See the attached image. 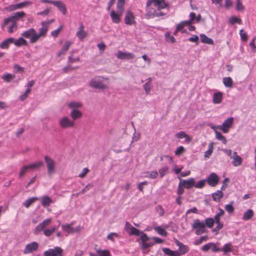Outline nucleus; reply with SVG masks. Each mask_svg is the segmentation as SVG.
I'll list each match as a JSON object with an SVG mask.
<instances>
[{"label":"nucleus","instance_id":"obj_1","mask_svg":"<svg viewBox=\"0 0 256 256\" xmlns=\"http://www.w3.org/2000/svg\"><path fill=\"white\" fill-rule=\"evenodd\" d=\"M52 220L51 218H48L44 220L42 222L39 224L34 230V234H38L40 232H42L43 234L47 236H50L56 230V226H52L50 228H46L51 224Z\"/></svg>","mask_w":256,"mask_h":256},{"label":"nucleus","instance_id":"obj_2","mask_svg":"<svg viewBox=\"0 0 256 256\" xmlns=\"http://www.w3.org/2000/svg\"><path fill=\"white\" fill-rule=\"evenodd\" d=\"M108 80V78L101 76L96 77L90 82V86L94 88L106 89L108 88V86L104 83V81Z\"/></svg>","mask_w":256,"mask_h":256},{"label":"nucleus","instance_id":"obj_3","mask_svg":"<svg viewBox=\"0 0 256 256\" xmlns=\"http://www.w3.org/2000/svg\"><path fill=\"white\" fill-rule=\"evenodd\" d=\"M1 27L2 29L6 27L8 32L10 34H12L17 30L18 24L9 18H7L4 19Z\"/></svg>","mask_w":256,"mask_h":256},{"label":"nucleus","instance_id":"obj_4","mask_svg":"<svg viewBox=\"0 0 256 256\" xmlns=\"http://www.w3.org/2000/svg\"><path fill=\"white\" fill-rule=\"evenodd\" d=\"M44 160L46 166L48 174L51 176L56 173V162L52 158L48 156H46L44 157Z\"/></svg>","mask_w":256,"mask_h":256},{"label":"nucleus","instance_id":"obj_5","mask_svg":"<svg viewBox=\"0 0 256 256\" xmlns=\"http://www.w3.org/2000/svg\"><path fill=\"white\" fill-rule=\"evenodd\" d=\"M192 228L196 230L195 234L196 235H200L206 232V228L204 223L200 221V220H195L192 225Z\"/></svg>","mask_w":256,"mask_h":256},{"label":"nucleus","instance_id":"obj_6","mask_svg":"<svg viewBox=\"0 0 256 256\" xmlns=\"http://www.w3.org/2000/svg\"><path fill=\"white\" fill-rule=\"evenodd\" d=\"M21 35L25 38H30V42L32 44H34L38 41V36L36 31L33 28L24 31Z\"/></svg>","mask_w":256,"mask_h":256},{"label":"nucleus","instance_id":"obj_7","mask_svg":"<svg viewBox=\"0 0 256 256\" xmlns=\"http://www.w3.org/2000/svg\"><path fill=\"white\" fill-rule=\"evenodd\" d=\"M140 240H141V248L142 250H146L154 246L152 238L148 237L146 234L142 232V234L140 236Z\"/></svg>","mask_w":256,"mask_h":256},{"label":"nucleus","instance_id":"obj_8","mask_svg":"<svg viewBox=\"0 0 256 256\" xmlns=\"http://www.w3.org/2000/svg\"><path fill=\"white\" fill-rule=\"evenodd\" d=\"M58 124L62 129H67L72 128L74 126L75 124L74 120H72L68 116H63L58 120Z\"/></svg>","mask_w":256,"mask_h":256},{"label":"nucleus","instance_id":"obj_9","mask_svg":"<svg viewBox=\"0 0 256 256\" xmlns=\"http://www.w3.org/2000/svg\"><path fill=\"white\" fill-rule=\"evenodd\" d=\"M220 244V242H218L216 243L209 242L203 246L202 248V250L204 252H207L211 250L214 252H220V248H219Z\"/></svg>","mask_w":256,"mask_h":256},{"label":"nucleus","instance_id":"obj_10","mask_svg":"<svg viewBox=\"0 0 256 256\" xmlns=\"http://www.w3.org/2000/svg\"><path fill=\"white\" fill-rule=\"evenodd\" d=\"M63 250L59 246L50 248L44 252V256H62Z\"/></svg>","mask_w":256,"mask_h":256},{"label":"nucleus","instance_id":"obj_11","mask_svg":"<svg viewBox=\"0 0 256 256\" xmlns=\"http://www.w3.org/2000/svg\"><path fill=\"white\" fill-rule=\"evenodd\" d=\"M153 4L156 7L158 10L164 9L168 6L165 0H148L146 2V6H150Z\"/></svg>","mask_w":256,"mask_h":256},{"label":"nucleus","instance_id":"obj_12","mask_svg":"<svg viewBox=\"0 0 256 256\" xmlns=\"http://www.w3.org/2000/svg\"><path fill=\"white\" fill-rule=\"evenodd\" d=\"M135 19V16L131 10H127L126 12L124 22L126 25L132 26L135 24H136Z\"/></svg>","mask_w":256,"mask_h":256},{"label":"nucleus","instance_id":"obj_13","mask_svg":"<svg viewBox=\"0 0 256 256\" xmlns=\"http://www.w3.org/2000/svg\"><path fill=\"white\" fill-rule=\"evenodd\" d=\"M116 56L118 59L122 60H130L135 58V55L132 52H123L122 51L118 50L116 54Z\"/></svg>","mask_w":256,"mask_h":256},{"label":"nucleus","instance_id":"obj_14","mask_svg":"<svg viewBox=\"0 0 256 256\" xmlns=\"http://www.w3.org/2000/svg\"><path fill=\"white\" fill-rule=\"evenodd\" d=\"M50 24V22H42L41 23L42 28L38 29V40L41 37H45L48 31V26Z\"/></svg>","mask_w":256,"mask_h":256},{"label":"nucleus","instance_id":"obj_15","mask_svg":"<svg viewBox=\"0 0 256 256\" xmlns=\"http://www.w3.org/2000/svg\"><path fill=\"white\" fill-rule=\"evenodd\" d=\"M220 178L214 172L212 173L207 178L206 182L211 186H216L218 183Z\"/></svg>","mask_w":256,"mask_h":256},{"label":"nucleus","instance_id":"obj_16","mask_svg":"<svg viewBox=\"0 0 256 256\" xmlns=\"http://www.w3.org/2000/svg\"><path fill=\"white\" fill-rule=\"evenodd\" d=\"M234 118L232 117L229 118L224 121L222 126H219V128L224 132L226 133L228 132L230 128L232 126Z\"/></svg>","mask_w":256,"mask_h":256},{"label":"nucleus","instance_id":"obj_17","mask_svg":"<svg viewBox=\"0 0 256 256\" xmlns=\"http://www.w3.org/2000/svg\"><path fill=\"white\" fill-rule=\"evenodd\" d=\"M74 224V222H72L69 224H64L62 226V229L68 234H72L74 232H78L80 230V226L73 228L72 226Z\"/></svg>","mask_w":256,"mask_h":256},{"label":"nucleus","instance_id":"obj_18","mask_svg":"<svg viewBox=\"0 0 256 256\" xmlns=\"http://www.w3.org/2000/svg\"><path fill=\"white\" fill-rule=\"evenodd\" d=\"M38 244L36 242H32L26 245L24 249L23 250V252L24 254L32 253L34 251H36L38 250Z\"/></svg>","mask_w":256,"mask_h":256},{"label":"nucleus","instance_id":"obj_19","mask_svg":"<svg viewBox=\"0 0 256 256\" xmlns=\"http://www.w3.org/2000/svg\"><path fill=\"white\" fill-rule=\"evenodd\" d=\"M123 14H120L114 10L110 12V16L113 23L118 24L121 22V17Z\"/></svg>","mask_w":256,"mask_h":256},{"label":"nucleus","instance_id":"obj_20","mask_svg":"<svg viewBox=\"0 0 256 256\" xmlns=\"http://www.w3.org/2000/svg\"><path fill=\"white\" fill-rule=\"evenodd\" d=\"M180 184H182L184 188L186 189H190L194 186V178H190L188 180H180Z\"/></svg>","mask_w":256,"mask_h":256},{"label":"nucleus","instance_id":"obj_21","mask_svg":"<svg viewBox=\"0 0 256 256\" xmlns=\"http://www.w3.org/2000/svg\"><path fill=\"white\" fill-rule=\"evenodd\" d=\"M230 158L232 160V164L234 166H238L242 164V160L236 152H234L232 156H230Z\"/></svg>","mask_w":256,"mask_h":256},{"label":"nucleus","instance_id":"obj_22","mask_svg":"<svg viewBox=\"0 0 256 256\" xmlns=\"http://www.w3.org/2000/svg\"><path fill=\"white\" fill-rule=\"evenodd\" d=\"M72 42L70 40H66L64 42L62 49L57 53V56L60 57L62 55H64L68 50L70 47L72 46Z\"/></svg>","mask_w":256,"mask_h":256},{"label":"nucleus","instance_id":"obj_23","mask_svg":"<svg viewBox=\"0 0 256 256\" xmlns=\"http://www.w3.org/2000/svg\"><path fill=\"white\" fill-rule=\"evenodd\" d=\"M157 10L154 8H150V6H146V13L145 16L147 19L154 18L156 16Z\"/></svg>","mask_w":256,"mask_h":256},{"label":"nucleus","instance_id":"obj_24","mask_svg":"<svg viewBox=\"0 0 256 256\" xmlns=\"http://www.w3.org/2000/svg\"><path fill=\"white\" fill-rule=\"evenodd\" d=\"M76 36L80 40H82L87 36V32L84 30V26L82 24H80Z\"/></svg>","mask_w":256,"mask_h":256},{"label":"nucleus","instance_id":"obj_25","mask_svg":"<svg viewBox=\"0 0 256 256\" xmlns=\"http://www.w3.org/2000/svg\"><path fill=\"white\" fill-rule=\"evenodd\" d=\"M64 14L66 12V8L65 4L60 0H54L53 4Z\"/></svg>","mask_w":256,"mask_h":256},{"label":"nucleus","instance_id":"obj_26","mask_svg":"<svg viewBox=\"0 0 256 256\" xmlns=\"http://www.w3.org/2000/svg\"><path fill=\"white\" fill-rule=\"evenodd\" d=\"M176 136L178 139L185 138L186 142H190L192 138L184 132H180L176 134Z\"/></svg>","mask_w":256,"mask_h":256},{"label":"nucleus","instance_id":"obj_27","mask_svg":"<svg viewBox=\"0 0 256 256\" xmlns=\"http://www.w3.org/2000/svg\"><path fill=\"white\" fill-rule=\"evenodd\" d=\"M222 100V93L218 92L214 94L212 102L215 104H219L221 103Z\"/></svg>","mask_w":256,"mask_h":256},{"label":"nucleus","instance_id":"obj_28","mask_svg":"<svg viewBox=\"0 0 256 256\" xmlns=\"http://www.w3.org/2000/svg\"><path fill=\"white\" fill-rule=\"evenodd\" d=\"M26 14L24 12H16L12 16L8 17L10 18L17 22L21 18L24 17Z\"/></svg>","mask_w":256,"mask_h":256},{"label":"nucleus","instance_id":"obj_29","mask_svg":"<svg viewBox=\"0 0 256 256\" xmlns=\"http://www.w3.org/2000/svg\"><path fill=\"white\" fill-rule=\"evenodd\" d=\"M14 42L13 38H9L3 40L0 44V48L2 49H7L8 48L9 45L11 44H13Z\"/></svg>","mask_w":256,"mask_h":256},{"label":"nucleus","instance_id":"obj_30","mask_svg":"<svg viewBox=\"0 0 256 256\" xmlns=\"http://www.w3.org/2000/svg\"><path fill=\"white\" fill-rule=\"evenodd\" d=\"M70 116L72 118V120L74 122L75 120L82 117V113L80 110L74 108L71 111Z\"/></svg>","mask_w":256,"mask_h":256},{"label":"nucleus","instance_id":"obj_31","mask_svg":"<svg viewBox=\"0 0 256 256\" xmlns=\"http://www.w3.org/2000/svg\"><path fill=\"white\" fill-rule=\"evenodd\" d=\"M125 0H118L116 4V12L123 14L124 10Z\"/></svg>","mask_w":256,"mask_h":256},{"label":"nucleus","instance_id":"obj_32","mask_svg":"<svg viewBox=\"0 0 256 256\" xmlns=\"http://www.w3.org/2000/svg\"><path fill=\"white\" fill-rule=\"evenodd\" d=\"M90 256H111V254L108 250H96V254L92 253L90 254Z\"/></svg>","mask_w":256,"mask_h":256},{"label":"nucleus","instance_id":"obj_33","mask_svg":"<svg viewBox=\"0 0 256 256\" xmlns=\"http://www.w3.org/2000/svg\"><path fill=\"white\" fill-rule=\"evenodd\" d=\"M233 251V246L230 243H226L222 248H220V252H222L224 254Z\"/></svg>","mask_w":256,"mask_h":256},{"label":"nucleus","instance_id":"obj_34","mask_svg":"<svg viewBox=\"0 0 256 256\" xmlns=\"http://www.w3.org/2000/svg\"><path fill=\"white\" fill-rule=\"evenodd\" d=\"M41 203L43 206H49L52 202V200L48 196H44L40 198Z\"/></svg>","mask_w":256,"mask_h":256},{"label":"nucleus","instance_id":"obj_35","mask_svg":"<svg viewBox=\"0 0 256 256\" xmlns=\"http://www.w3.org/2000/svg\"><path fill=\"white\" fill-rule=\"evenodd\" d=\"M152 78H148L146 80V84L144 85V89L145 90L146 94L147 95L150 94V92L152 88Z\"/></svg>","mask_w":256,"mask_h":256},{"label":"nucleus","instance_id":"obj_36","mask_svg":"<svg viewBox=\"0 0 256 256\" xmlns=\"http://www.w3.org/2000/svg\"><path fill=\"white\" fill-rule=\"evenodd\" d=\"M224 196V193L221 190H217L212 194L213 200L216 202H218Z\"/></svg>","mask_w":256,"mask_h":256},{"label":"nucleus","instance_id":"obj_37","mask_svg":"<svg viewBox=\"0 0 256 256\" xmlns=\"http://www.w3.org/2000/svg\"><path fill=\"white\" fill-rule=\"evenodd\" d=\"M200 38L201 42L202 43L207 44H214V40L212 38H208L204 34H200Z\"/></svg>","mask_w":256,"mask_h":256},{"label":"nucleus","instance_id":"obj_38","mask_svg":"<svg viewBox=\"0 0 256 256\" xmlns=\"http://www.w3.org/2000/svg\"><path fill=\"white\" fill-rule=\"evenodd\" d=\"M254 216V211L251 209H249L244 214L242 218L244 220H248L251 219Z\"/></svg>","mask_w":256,"mask_h":256},{"label":"nucleus","instance_id":"obj_39","mask_svg":"<svg viewBox=\"0 0 256 256\" xmlns=\"http://www.w3.org/2000/svg\"><path fill=\"white\" fill-rule=\"evenodd\" d=\"M13 44L16 46H26L27 44V42L23 38L20 37L18 40H15L14 38Z\"/></svg>","mask_w":256,"mask_h":256},{"label":"nucleus","instance_id":"obj_40","mask_svg":"<svg viewBox=\"0 0 256 256\" xmlns=\"http://www.w3.org/2000/svg\"><path fill=\"white\" fill-rule=\"evenodd\" d=\"M162 252L166 255L169 256H179V252L177 251H172L168 248H164Z\"/></svg>","mask_w":256,"mask_h":256},{"label":"nucleus","instance_id":"obj_41","mask_svg":"<svg viewBox=\"0 0 256 256\" xmlns=\"http://www.w3.org/2000/svg\"><path fill=\"white\" fill-rule=\"evenodd\" d=\"M15 78V75L10 73H4L2 76V78L6 82H10L12 80Z\"/></svg>","mask_w":256,"mask_h":256},{"label":"nucleus","instance_id":"obj_42","mask_svg":"<svg viewBox=\"0 0 256 256\" xmlns=\"http://www.w3.org/2000/svg\"><path fill=\"white\" fill-rule=\"evenodd\" d=\"M43 165V162L42 161H39L30 164H28V166L30 170H36L42 166Z\"/></svg>","mask_w":256,"mask_h":256},{"label":"nucleus","instance_id":"obj_43","mask_svg":"<svg viewBox=\"0 0 256 256\" xmlns=\"http://www.w3.org/2000/svg\"><path fill=\"white\" fill-rule=\"evenodd\" d=\"M38 198L37 197H32L28 200H26L24 202V206H26V208H28L30 207V206L36 200H38Z\"/></svg>","mask_w":256,"mask_h":256},{"label":"nucleus","instance_id":"obj_44","mask_svg":"<svg viewBox=\"0 0 256 256\" xmlns=\"http://www.w3.org/2000/svg\"><path fill=\"white\" fill-rule=\"evenodd\" d=\"M224 84L228 88H232L233 84V81L230 77H226L223 78Z\"/></svg>","mask_w":256,"mask_h":256},{"label":"nucleus","instance_id":"obj_45","mask_svg":"<svg viewBox=\"0 0 256 256\" xmlns=\"http://www.w3.org/2000/svg\"><path fill=\"white\" fill-rule=\"evenodd\" d=\"M154 230L159 234L162 236H166L167 235V232L166 230L162 228L161 226H155L154 228Z\"/></svg>","mask_w":256,"mask_h":256},{"label":"nucleus","instance_id":"obj_46","mask_svg":"<svg viewBox=\"0 0 256 256\" xmlns=\"http://www.w3.org/2000/svg\"><path fill=\"white\" fill-rule=\"evenodd\" d=\"M213 145H214L213 143H210L208 145V150L204 152V156L206 158H209L210 157V156L212 155V154L213 152V149H214Z\"/></svg>","mask_w":256,"mask_h":256},{"label":"nucleus","instance_id":"obj_47","mask_svg":"<svg viewBox=\"0 0 256 256\" xmlns=\"http://www.w3.org/2000/svg\"><path fill=\"white\" fill-rule=\"evenodd\" d=\"M216 138L222 142L223 144H226L227 140L225 137L219 132L216 131Z\"/></svg>","mask_w":256,"mask_h":256},{"label":"nucleus","instance_id":"obj_48","mask_svg":"<svg viewBox=\"0 0 256 256\" xmlns=\"http://www.w3.org/2000/svg\"><path fill=\"white\" fill-rule=\"evenodd\" d=\"M179 250H180V252H179L180 255L184 254L188 252L189 249H188V248L186 246L182 244H180V247H179Z\"/></svg>","mask_w":256,"mask_h":256},{"label":"nucleus","instance_id":"obj_49","mask_svg":"<svg viewBox=\"0 0 256 256\" xmlns=\"http://www.w3.org/2000/svg\"><path fill=\"white\" fill-rule=\"evenodd\" d=\"M68 106L70 108L76 109V108H80L82 106V104L78 102H71L68 103Z\"/></svg>","mask_w":256,"mask_h":256},{"label":"nucleus","instance_id":"obj_50","mask_svg":"<svg viewBox=\"0 0 256 256\" xmlns=\"http://www.w3.org/2000/svg\"><path fill=\"white\" fill-rule=\"evenodd\" d=\"M205 225L208 228H212L214 222V218H208L205 219Z\"/></svg>","mask_w":256,"mask_h":256},{"label":"nucleus","instance_id":"obj_51","mask_svg":"<svg viewBox=\"0 0 256 256\" xmlns=\"http://www.w3.org/2000/svg\"><path fill=\"white\" fill-rule=\"evenodd\" d=\"M130 235H134L138 236L142 234V232H140V230L134 227L131 228V229L128 232Z\"/></svg>","mask_w":256,"mask_h":256},{"label":"nucleus","instance_id":"obj_52","mask_svg":"<svg viewBox=\"0 0 256 256\" xmlns=\"http://www.w3.org/2000/svg\"><path fill=\"white\" fill-rule=\"evenodd\" d=\"M206 182V180H200L196 183L194 182V187L197 188H202L204 186Z\"/></svg>","mask_w":256,"mask_h":256},{"label":"nucleus","instance_id":"obj_53","mask_svg":"<svg viewBox=\"0 0 256 256\" xmlns=\"http://www.w3.org/2000/svg\"><path fill=\"white\" fill-rule=\"evenodd\" d=\"M28 170H30L28 166V165L24 166L22 168L20 169V172L19 174V177L20 178H22L24 175L25 174L26 172Z\"/></svg>","mask_w":256,"mask_h":256},{"label":"nucleus","instance_id":"obj_54","mask_svg":"<svg viewBox=\"0 0 256 256\" xmlns=\"http://www.w3.org/2000/svg\"><path fill=\"white\" fill-rule=\"evenodd\" d=\"M146 174H148V176H146V177L154 179L156 178L158 176V172L156 170L152 171L151 172H146Z\"/></svg>","mask_w":256,"mask_h":256},{"label":"nucleus","instance_id":"obj_55","mask_svg":"<svg viewBox=\"0 0 256 256\" xmlns=\"http://www.w3.org/2000/svg\"><path fill=\"white\" fill-rule=\"evenodd\" d=\"M16 4L18 9H20L26 6L32 5V2L30 1H26L17 4Z\"/></svg>","mask_w":256,"mask_h":256},{"label":"nucleus","instance_id":"obj_56","mask_svg":"<svg viewBox=\"0 0 256 256\" xmlns=\"http://www.w3.org/2000/svg\"><path fill=\"white\" fill-rule=\"evenodd\" d=\"M242 20L236 16H232L230 19V22L232 24H234V23H238V24H242Z\"/></svg>","mask_w":256,"mask_h":256},{"label":"nucleus","instance_id":"obj_57","mask_svg":"<svg viewBox=\"0 0 256 256\" xmlns=\"http://www.w3.org/2000/svg\"><path fill=\"white\" fill-rule=\"evenodd\" d=\"M30 92H31V88H28L26 89V92H24V93L22 95L20 96V100L21 101L24 100L28 97V94Z\"/></svg>","mask_w":256,"mask_h":256},{"label":"nucleus","instance_id":"obj_58","mask_svg":"<svg viewBox=\"0 0 256 256\" xmlns=\"http://www.w3.org/2000/svg\"><path fill=\"white\" fill-rule=\"evenodd\" d=\"M226 210L229 214L232 213L234 211V208L232 206V202L230 204H226L225 206Z\"/></svg>","mask_w":256,"mask_h":256},{"label":"nucleus","instance_id":"obj_59","mask_svg":"<svg viewBox=\"0 0 256 256\" xmlns=\"http://www.w3.org/2000/svg\"><path fill=\"white\" fill-rule=\"evenodd\" d=\"M208 240L207 236H202L198 240H196L194 242L195 245H199L201 244L202 242H206Z\"/></svg>","mask_w":256,"mask_h":256},{"label":"nucleus","instance_id":"obj_60","mask_svg":"<svg viewBox=\"0 0 256 256\" xmlns=\"http://www.w3.org/2000/svg\"><path fill=\"white\" fill-rule=\"evenodd\" d=\"M168 168L167 166H164L160 168L158 170V172L161 178H162L168 172Z\"/></svg>","mask_w":256,"mask_h":256},{"label":"nucleus","instance_id":"obj_61","mask_svg":"<svg viewBox=\"0 0 256 256\" xmlns=\"http://www.w3.org/2000/svg\"><path fill=\"white\" fill-rule=\"evenodd\" d=\"M4 10L8 12H12L16 10H18V8L17 7V4H11L7 7H6L4 8Z\"/></svg>","mask_w":256,"mask_h":256},{"label":"nucleus","instance_id":"obj_62","mask_svg":"<svg viewBox=\"0 0 256 256\" xmlns=\"http://www.w3.org/2000/svg\"><path fill=\"white\" fill-rule=\"evenodd\" d=\"M240 34L241 38V39L243 41H246L248 38V35L246 33L244 32V30H240Z\"/></svg>","mask_w":256,"mask_h":256},{"label":"nucleus","instance_id":"obj_63","mask_svg":"<svg viewBox=\"0 0 256 256\" xmlns=\"http://www.w3.org/2000/svg\"><path fill=\"white\" fill-rule=\"evenodd\" d=\"M217 224V226L214 228V229L213 230V232H215L216 234H218V232L220 230H221L223 226H224V224L222 222H220V223H218L216 224Z\"/></svg>","mask_w":256,"mask_h":256},{"label":"nucleus","instance_id":"obj_64","mask_svg":"<svg viewBox=\"0 0 256 256\" xmlns=\"http://www.w3.org/2000/svg\"><path fill=\"white\" fill-rule=\"evenodd\" d=\"M157 212L161 216H163L164 214V210L160 205H158L156 207Z\"/></svg>","mask_w":256,"mask_h":256}]
</instances>
